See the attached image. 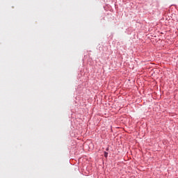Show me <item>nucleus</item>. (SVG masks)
I'll return each mask as SVG.
<instances>
[{"label":"nucleus","instance_id":"1","mask_svg":"<svg viewBox=\"0 0 178 178\" xmlns=\"http://www.w3.org/2000/svg\"><path fill=\"white\" fill-rule=\"evenodd\" d=\"M104 156L105 158H108V152H104Z\"/></svg>","mask_w":178,"mask_h":178}]
</instances>
